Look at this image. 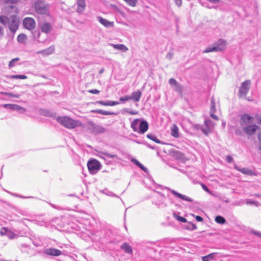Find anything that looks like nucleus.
Wrapping results in <instances>:
<instances>
[{"instance_id":"obj_1","label":"nucleus","mask_w":261,"mask_h":261,"mask_svg":"<svg viewBox=\"0 0 261 261\" xmlns=\"http://www.w3.org/2000/svg\"><path fill=\"white\" fill-rule=\"evenodd\" d=\"M0 22L3 25H8L10 31L12 33L16 32L19 24V20L15 15H12L10 17L0 16Z\"/></svg>"},{"instance_id":"obj_2","label":"nucleus","mask_w":261,"mask_h":261,"mask_svg":"<svg viewBox=\"0 0 261 261\" xmlns=\"http://www.w3.org/2000/svg\"><path fill=\"white\" fill-rule=\"evenodd\" d=\"M57 121L62 125L68 129L74 128L81 126L82 124L79 120H74L68 116L58 117Z\"/></svg>"},{"instance_id":"obj_3","label":"nucleus","mask_w":261,"mask_h":261,"mask_svg":"<svg viewBox=\"0 0 261 261\" xmlns=\"http://www.w3.org/2000/svg\"><path fill=\"white\" fill-rule=\"evenodd\" d=\"M226 45V41L225 40L219 39L213 44L207 47L203 51L204 53L210 52H216L223 50Z\"/></svg>"},{"instance_id":"obj_4","label":"nucleus","mask_w":261,"mask_h":261,"mask_svg":"<svg viewBox=\"0 0 261 261\" xmlns=\"http://www.w3.org/2000/svg\"><path fill=\"white\" fill-rule=\"evenodd\" d=\"M18 0H4V10L8 13L18 12V9L16 6Z\"/></svg>"},{"instance_id":"obj_5","label":"nucleus","mask_w":261,"mask_h":261,"mask_svg":"<svg viewBox=\"0 0 261 261\" xmlns=\"http://www.w3.org/2000/svg\"><path fill=\"white\" fill-rule=\"evenodd\" d=\"M34 8L37 13L45 14L48 11L49 6L43 0H37L34 3Z\"/></svg>"},{"instance_id":"obj_6","label":"nucleus","mask_w":261,"mask_h":261,"mask_svg":"<svg viewBox=\"0 0 261 261\" xmlns=\"http://www.w3.org/2000/svg\"><path fill=\"white\" fill-rule=\"evenodd\" d=\"M87 166L89 172L94 173L100 169V164L97 160L92 159L88 161Z\"/></svg>"},{"instance_id":"obj_7","label":"nucleus","mask_w":261,"mask_h":261,"mask_svg":"<svg viewBox=\"0 0 261 261\" xmlns=\"http://www.w3.org/2000/svg\"><path fill=\"white\" fill-rule=\"evenodd\" d=\"M90 125L89 129L90 132L94 135L103 133L106 129L100 125L95 124L93 121H90L88 122Z\"/></svg>"},{"instance_id":"obj_8","label":"nucleus","mask_w":261,"mask_h":261,"mask_svg":"<svg viewBox=\"0 0 261 261\" xmlns=\"http://www.w3.org/2000/svg\"><path fill=\"white\" fill-rule=\"evenodd\" d=\"M251 85V81L250 80H246L243 82L239 89V96L243 97L245 96L250 89Z\"/></svg>"},{"instance_id":"obj_9","label":"nucleus","mask_w":261,"mask_h":261,"mask_svg":"<svg viewBox=\"0 0 261 261\" xmlns=\"http://www.w3.org/2000/svg\"><path fill=\"white\" fill-rule=\"evenodd\" d=\"M157 193L159 195L157 197V199L156 200L154 199L153 203L160 208L166 207L167 206V203L165 201L166 197L161 193L159 192Z\"/></svg>"},{"instance_id":"obj_10","label":"nucleus","mask_w":261,"mask_h":261,"mask_svg":"<svg viewBox=\"0 0 261 261\" xmlns=\"http://www.w3.org/2000/svg\"><path fill=\"white\" fill-rule=\"evenodd\" d=\"M2 106L5 109L16 111L20 114L24 113L27 111L25 108L16 104H4Z\"/></svg>"},{"instance_id":"obj_11","label":"nucleus","mask_w":261,"mask_h":261,"mask_svg":"<svg viewBox=\"0 0 261 261\" xmlns=\"http://www.w3.org/2000/svg\"><path fill=\"white\" fill-rule=\"evenodd\" d=\"M23 25L27 29L32 30L35 28L36 23L33 18L26 17L23 20Z\"/></svg>"},{"instance_id":"obj_12","label":"nucleus","mask_w":261,"mask_h":261,"mask_svg":"<svg viewBox=\"0 0 261 261\" xmlns=\"http://www.w3.org/2000/svg\"><path fill=\"white\" fill-rule=\"evenodd\" d=\"M253 120V117L250 116L248 114H244L241 117L240 124L242 127H245L246 125L251 123Z\"/></svg>"},{"instance_id":"obj_13","label":"nucleus","mask_w":261,"mask_h":261,"mask_svg":"<svg viewBox=\"0 0 261 261\" xmlns=\"http://www.w3.org/2000/svg\"><path fill=\"white\" fill-rule=\"evenodd\" d=\"M259 128L256 124L250 125L243 127L244 132L248 135H252Z\"/></svg>"},{"instance_id":"obj_14","label":"nucleus","mask_w":261,"mask_h":261,"mask_svg":"<svg viewBox=\"0 0 261 261\" xmlns=\"http://www.w3.org/2000/svg\"><path fill=\"white\" fill-rule=\"evenodd\" d=\"M167 189L168 190H170L171 191V192L172 193V194L174 196H175L176 198H179L182 200L188 201V202H193V200L191 198H190L185 195L181 194L174 190H171L169 188H167Z\"/></svg>"},{"instance_id":"obj_15","label":"nucleus","mask_w":261,"mask_h":261,"mask_svg":"<svg viewBox=\"0 0 261 261\" xmlns=\"http://www.w3.org/2000/svg\"><path fill=\"white\" fill-rule=\"evenodd\" d=\"M140 123L139 125V128L138 133L140 134H144L146 132L148 128V123L145 120H141L140 121Z\"/></svg>"},{"instance_id":"obj_16","label":"nucleus","mask_w":261,"mask_h":261,"mask_svg":"<svg viewBox=\"0 0 261 261\" xmlns=\"http://www.w3.org/2000/svg\"><path fill=\"white\" fill-rule=\"evenodd\" d=\"M97 19L101 24L106 28H111L114 26V22L113 21H110L101 16H98Z\"/></svg>"},{"instance_id":"obj_17","label":"nucleus","mask_w":261,"mask_h":261,"mask_svg":"<svg viewBox=\"0 0 261 261\" xmlns=\"http://www.w3.org/2000/svg\"><path fill=\"white\" fill-rule=\"evenodd\" d=\"M234 168L237 170L241 172V173L245 175H253L254 174V172L251 170L247 168H241L240 167H239L236 165L234 166Z\"/></svg>"},{"instance_id":"obj_18","label":"nucleus","mask_w":261,"mask_h":261,"mask_svg":"<svg viewBox=\"0 0 261 261\" xmlns=\"http://www.w3.org/2000/svg\"><path fill=\"white\" fill-rule=\"evenodd\" d=\"M76 11L78 13H82L86 8V2L85 0H76Z\"/></svg>"},{"instance_id":"obj_19","label":"nucleus","mask_w":261,"mask_h":261,"mask_svg":"<svg viewBox=\"0 0 261 261\" xmlns=\"http://www.w3.org/2000/svg\"><path fill=\"white\" fill-rule=\"evenodd\" d=\"M96 103L100 104L105 106H114L115 105H117L120 103L119 102L117 101H111V100H107V101H102L99 100L96 101Z\"/></svg>"},{"instance_id":"obj_20","label":"nucleus","mask_w":261,"mask_h":261,"mask_svg":"<svg viewBox=\"0 0 261 261\" xmlns=\"http://www.w3.org/2000/svg\"><path fill=\"white\" fill-rule=\"evenodd\" d=\"M182 227L184 229L189 230H193L197 228V226L195 224L191 222L187 221V220L183 224Z\"/></svg>"},{"instance_id":"obj_21","label":"nucleus","mask_w":261,"mask_h":261,"mask_svg":"<svg viewBox=\"0 0 261 261\" xmlns=\"http://www.w3.org/2000/svg\"><path fill=\"white\" fill-rule=\"evenodd\" d=\"M46 254L53 256H59L61 254V251L55 248H49L45 250Z\"/></svg>"},{"instance_id":"obj_22","label":"nucleus","mask_w":261,"mask_h":261,"mask_svg":"<svg viewBox=\"0 0 261 261\" xmlns=\"http://www.w3.org/2000/svg\"><path fill=\"white\" fill-rule=\"evenodd\" d=\"M141 95V92L139 90L133 92L132 95L129 96L130 100L132 99L136 102H138L140 100Z\"/></svg>"},{"instance_id":"obj_23","label":"nucleus","mask_w":261,"mask_h":261,"mask_svg":"<svg viewBox=\"0 0 261 261\" xmlns=\"http://www.w3.org/2000/svg\"><path fill=\"white\" fill-rule=\"evenodd\" d=\"M40 28L42 32L48 33L51 30V25L49 22H44L41 25Z\"/></svg>"},{"instance_id":"obj_24","label":"nucleus","mask_w":261,"mask_h":261,"mask_svg":"<svg viewBox=\"0 0 261 261\" xmlns=\"http://www.w3.org/2000/svg\"><path fill=\"white\" fill-rule=\"evenodd\" d=\"M55 51V47L54 46H50L47 49L39 51L38 54H40L43 55L47 56L50 55Z\"/></svg>"},{"instance_id":"obj_25","label":"nucleus","mask_w":261,"mask_h":261,"mask_svg":"<svg viewBox=\"0 0 261 261\" xmlns=\"http://www.w3.org/2000/svg\"><path fill=\"white\" fill-rule=\"evenodd\" d=\"M91 112L93 113H98L104 115H112L117 114L113 112L106 111L100 109L93 110H91Z\"/></svg>"},{"instance_id":"obj_26","label":"nucleus","mask_w":261,"mask_h":261,"mask_svg":"<svg viewBox=\"0 0 261 261\" xmlns=\"http://www.w3.org/2000/svg\"><path fill=\"white\" fill-rule=\"evenodd\" d=\"M171 153L172 155L177 160H182L184 157V154L179 150H172Z\"/></svg>"},{"instance_id":"obj_27","label":"nucleus","mask_w":261,"mask_h":261,"mask_svg":"<svg viewBox=\"0 0 261 261\" xmlns=\"http://www.w3.org/2000/svg\"><path fill=\"white\" fill-rule=\"evenodd\" d=\"M111 45L114 49L121 50L123 52H126L128 50L127 47L125 45L122 44H111Z\"/></svg>"},{"instance_id":"obj_28","label":"nucleus","mask_w":261,"mask_h":261,"mask_svg":"<svg viewBox=\"0 0 261 261\" xmlns=\"http://www.w3.org/2000/svg\"><path fill=\"white\" fill-rule=\"evenodd\" d=\"M171 134L174 138L179 137L178 128L175 124H173L171 127Z\"/></svg>"},{"instance_id":"obj_29","label":"nucleus","mask_w":261,"mask_h":261,"mask_svg":"<svg viewBox=\"0 0 261 261\" xmlns=\"http://www.w3.org/2000/svg\"><path fill=\"white\" fill-rule=\"evenodd\" d=\"M101 153L102 155L104 156H101V158L104 160H106L105 157H107V158H110V159H116L117 160H120V159L116 154H111L107 152H102Z\"/></svg>"},{"instance_id":"obj_30","label":"nucleus","mask_w":261,"mask_h":261,"mask_svg":"<svg viewBox=\"0 0 261 261\" xmlns=\"http://www.w3.org/2000/svg\"><path fill=\"white\" fill-rule=\"evenodd\" d=\"M126 253L131 254L133 252V249L131 246L126 243H123L121 247Z\"/></svg>"},{"instance_id":"obj_31","label":"nucleus","mask_w":261,"mask_h":261,"mask_svg":"<svg viewBox=\"0 0 261 261\" xmlns=\"http://www.w3.org/2000/svg\"><path fill=\"white\" fill-rule=\"evenodd\" d=\"M140 119H136L131 123V127L134 132H138V126L140 123Z\"/></svg>"},{"instance_id":"obj_32","label":"nucleus","mask_w":261,"mask_h":261,"mask_svg":"<svg viewBox=\"0 0 261 261\" xmlns=\"http://www.w3.org/2000/svg\"><path fill=\"white\" fill-rule=\"evenodd\" d=\"M0 94L14 98H19L21 96V94H15L11 92H1Z\"/></svg>"},{"instance_id":"obj_33","label":"nucleus","mask_w":261,"mask_h":261,"mask_svg":"<svg viewBox=\"0 0 261 261\" xmlns=\"http://www.w3.org/2000/svg\"><path fill=\"white\" fill-rule=\"evenodd\" d=\"M178 214L179 213H172V216L173 218L178 221L184 223L185 222H186V219L183 217L179 216Z\"/></svg>"},{"instance_id":"obj_34","label":"nucleus","mask_w":261,"mask_h":261,"mask_svg":"<svg viewBox=\"0 0 261 261\" xmlns=\"http://www.w3.org/2000/svg\"><path fill=\"white\" fill-rule=\"evenodd\" d=\"M10 79H27V76L25 75H11L7 76Z\"/></svg>"},{"instance_id":"obj_35","label":"nucleus","mask_w":261,"mask_h":261,"mask_svg":"<svg viewBox=\"0 0 261 261\" xmlns=\"http://www.w3.org/2000/svg\"><path fill=\"white\" fill-rule=\"evenodd\" d=\"M216 111V109L215 107V99L214 97H212L211 99V104H210V112L215 113Z\"/></svg>"},{"instance_id":"obj_36","label":"nucleus","mask_w":261,"mask_h":261,"mask_svg":"<svg viewBox=\"0 0 261 261\" xmlns=\"http://www.w3.org/2000/svg\"><path fill=\"white\" fill-rule=\"evenodd\" d=\"M40 114L46 117H50L52 116L51 112L46 109H40L39 110Z\"/></svg>"},{"instance_id":"obj_37","label":"nucleus","mask_w":261,"mask_h":261,"mask_svg":"<svg viewBox=\"0 0 261 261\" xmlns=\"http://www.w3.org/2000/svg\"><path fill=\"white\" fill-rule=\"evenodd\" d=\"M17 40L19 43H24L27 40V36L24 34H19L17 37Z\"/></svg>"},{"instance_id":"obj_38","label":"nucleus","mask_w":261,"mask_h":261,"mask_svg":"<svg viewBox=\"0 0 261 261\" xmlns=\"http://www.w3.org/2000/svg\"><path fill=\"white\" fill-rule=\"evenodd\" d=\"M147 137L148 139H150V140H152V141H154L155 142H156V143H159V144H161V143H161V141L160 140H159V139L156 137V136H155V135H153V134H147Z\"/></svg>"},{"instance_id":"obj_39","label":"nucleus","mask_w":261,"mask_h":261,"mask_svg":"<svg viewBox=\"0 0 261 261\" xmlns=\"http://www.w3.org/2000/svg\"><path fill=\"white\" fill-rule=\"evenodd\" d=\"M3 190L6 191V192H7L8 193L11 194V195L14 196V197H19V198H23V199H25V198H34L33 196H28V197H25V196H21V195H19L17 194H15V193H11L6 190H5V189H3Z\"/></svg>"},{"instance_id":"obj_40","label":"nucleus","mask_w":261,"mask_h":261,"mask_svg":"<svg viewBox=\"0 0 261 261\" xmlns=\"http://www.w3.org/2000/svg\"><path fill=\"white\" fill-rule=\"evenodd\" d=\"M201 130L204 134L208 135L212 132V129L205 125V126L201 127Z\"/></svg>"},{"instance_id":"obj_41","label":"nucleus","mask_w":261,"mask_h":261,"mask_svg":"<svg viewBox=\"0 0 261 261\" xmlns=\"http://www.w3.org/2000/svg\"><path fill=\"white\" fill-rule=\"evenodd\" d=\"M215 221L219 224H224L225 222V219L222 216H218L215 218Z\"/></svg>"},{"instance_id":"obj_42","label":"nucleus","mask_w":261,"mask_h":261,"mask_svg":"<svg viewBox=\"0 0 261 261\" xmlns=\"http://www.w3.org/2000/svg\"><path fill=\"white\" fill-rule=\"evenodd\" d=\"M128 5L132 7H135L138 0H123Z\"/></svg>"},{"instance_id":"obj_43","label":"nucleus","mask_w":261,"mask_h":261,"mask_svg":"<svg viewBox=\"0 0 261 261\" xmlns=\"http://www.w3.org/2000/svg\"><path fill=\"white\" fill-rule=\"evenodd\" d=\"M204 124L206 126L210 127L212 129H213L214 126V123L210 119H205L204 121Z\"/></svg>"},{"instance_id":"obj_44","label":"nucleus","mask_w":261,"mask_h":261,"mask_svg":"<svg viewBox=\"0 0 261 261\" xmlns=\"http://www.w3.org/2000/svg\"><path fill=\"white\" fill-rule=\"evenodd\" d=\"M11 233V231L6 227H2L0 230V233L2 236L6 235L8 233Z\"/></svg>"},{"instance_id":"obj_45","label":"nucleus","mask_w":261,"mask_h":261,"mask_svg":"<svg viewBox=\"0 0 261 261\" xmlns=\"http://www.w3.org/2000/svg\"><path fill=\"white\" fill-rule=\"evenodd\" d=\"M19 59L18 58H14L11 60L9 63V67L12 68L15 65V63L17 62Z\"/></svg>"},{"instance_id":"obj_46","label":"nucleus","mask_w":261,"mask_h":261,"mask_svg":"<svg viewBox=\"0 0 261 261\" xmlns=\"http://www.w3.org/2000/svg\"><path fill=\"white\" fill-rule=\"evenodd\" d=\"M246 204L247 205H255L256 206H257V202L256 201H254V200H253L251 199L246 200Z\"/></svg>"},{"instance_id":"obj_47","label":"nucleus","mask_w":261,"mask_h":261,"mask_svg":"<svg viewBox=\"0 0 261 261\" xmlns=\"http://www.w3.org/2000/svg\"><path fill=\"white\" fill-rule=\"evenodd\" d=\"M174 89L175 91L179 93H181L182 92V86L179 83H178L174 86Z\"/></svg>"},{"instance_id":"obj_48","label":"nucleus","mask_w":261,"mask_h":261,"mask_svg":"<svg viewBox=\"0 0 261 261\" xmlns=\"http://www.w3.org/2000/svg\"><path fill=\"white\" fill-rule=\"evenodd\" d=\"M169 84L171 86H175L178 83L174 79L171 78L169 80Z\"/></svg>"},{"instance_id":"obj_49","label":"nucleus","mask_w":261,"mask_h":261,"mask_svg":"<svg viewBox=\"0 0 261 261\" xmlns=\"http://www.w3.org/2000/svg\"><path fill=\"white\" fill-rule=\"evenodd\" d=\"M129 100H130L129 96L125 95L124 96L120 97L119 98V100L121 101H123V102H124V101H127Z\"/></svg>"},{"instance_id":"obj_50","label":"nucleus","mask_w":261,"mask_h":261,"mask_svg":"<svg viewBox=\"0 0 261 261\" xmlns=\"http://www.w3.org/2000/svg\"><path fill=\"white\" fill-rule=\"evenodd\" d=\"M124 111L126 112L127 113H129L130 115H136L138 114L137 111H134L129 110L127 109H124Z\"/></svg>"},{"instance_id":"obj_51","label":"nucleus","mask_w":261,"mask_h":261,"mask_svg":"<svg viewBox=\"0 0 261 261\" xmlns=\"http://www.w3.org/2000/svg\"><path fill=\"white\" fill-rule=\"evenodd\" d=\"M88 92L92 94H98L100 91L97 89H91L88 91Z\"/></svg>"},{"instance_id":"obj_52","label":"nucleus","mask_w":261,"mask_h":261,"mask_svg":"<svg viewBox=\"0 0 261 261\" xmlns=\"http://www.w3.org/2000/svg\"><path fill=\"white\" fill-rule=\"evenodd\" d=\"M201 187H202V189L204 191H206L207 192H208V193L210 192L209 189L207 188V187L205 185H204L203 184H201Z\"/></svg>"},{"instance_id":"obj_53","label":"nucleus","mask_w":261,"mask_h":261,"mask_svg":"<svg viewBox=\"0 0 261 261\" xmlns=\"http://www.w3.org/2000/svg\"><path fill=\"white\" fill-rule=\"evenodd\" d=\"M4 214L5 215H7V217H6L5 220H2V221L3 222H5L6 223V220H9V221H11V220H13V219L11 218V216H10V217L9 216V215H8V213H4Z\"/></svg>"},{"instance_id":"obj_54","label":"nucleus","mask_w":261,"mask_h":261,"mask_svg":"<svg viewBox=\"0 0 261 261\" xmlns=\"http://www.w3.org/2000/svg\"><path fill=\"white\" fill-rule=\"evenodd\" d=\"M226 160L228 163H231L233 161V158L230 155H227Z\"/></svg>"},{"instance_id":"obj_55","label":"nucleus","mask_w":261,"mask_h":261,"mask_svg":"<svg viewBox=\"0 0 261 261\" xmlns=\"http://www.w3.org/2000/svg\"><path fill=\"white\" fill-rule=\"evenodd\" d=\"M132 162H133L136 165H137L138 167L140 165H141V163L136 159H133L132 160Z\"/></svg>"},{"instance_id":"obj_56","label":"nucleus","mask_w":261,"mask_h":261,"mask_svg":"<svg viewBox=\"0 0 261 261\" xmlns=\"http://www.w3.org/2000/svg\"><path fill=\"white\" fill-rule=\"evenodd\" d=\"M211 117L216 120H218V117L215 115V113L210 112Z\"/></svg>"},{"instance_id":"obj_57","label":"nucleus","mask_w":261,"mask_h":261,"mask_svg":"<svg viewBox=\"0 0 261 261\" xmlns=\"http://www.w3.org/2000/svg\"><path fill=\"white\" fill-rule=\"evenodd\" d=\"M51 206H53V207H54L55 208H56L57 210L58 211H63V210H65V209H64V208H61V207L60 206H56L54 204H51Z\"/></svg>"},{"instance_id":"obj_58","label":"nucleus","mask_w":261,"mask_h":261,"mask_svg":"<svg viewBox=\"0 0 261 261\" xmlns=\"http://www.w3.org/2000/svg\"><path fill=\"white\" fill-rule=\"evenodd\" d=\"M141 170H142L145 172H147L148 171V169L147 168L144 167L142 164H141V165L139 167Z\"/></svg>"},{"instance_id":"obj_59","label":"nucleus","mask_w":261,"mask_h":261,"mask_svg":"<svg viewBox=\"0 0 261 261\" xmlns=\"http://www.w3.org/2000/svg\"><path fill=\"white\" fill-rule=\"evenodd\" d=\"M256 120L258 124H261V116L257 115L255 117Z\"/></svg>"},{"instance_id":"obj_60","label":"nucleus","mask_w":261,"mask_h":261,"mask_svg":"<svg viewBox=\"0 0 261 261\" xmlns=\"http://www.w3.org/2000/svg\"><path fill=\"white\" fill-rule=\"evenodd\" d=\"M252 233H253L254 234H255V236H257L259 237H261V233H260L258 231H256L255 230H252Z\"/></svg>"},{"instance_id":"obj_61","label":"nucleus","mask_w":261,"mask_h":261,"mask_svg":"<svg viewBox=\"0 0 261 261\" xmlns=\"http://www.w3.org/2000/svg\"><path fill=\"white\" fill-rule=\"evenodd\" d=\"M172 56L173 54L170 52L166 55V58L169 60H171L172 59Z\"/></svg>"},{"instance_id":"obj_62","label":"nucleus","mask_w":261,"mask_h":261,"mask_svg":"<svg viewBox=\"0 0 261 261\" xmlns=\"http://www.w3.org/2000/svg\"><path fill=\"white\" fill-rule=\"evenodd\" d=\"M177 6H180L181 5L182 1L181 0H174Z\"/></svg>"},{"instance_id":"obj_63","label":"nucleus","mask_w":261,"mask_h":261,"mask_svg":"<svg viewBox=\"0 0 261 261\" xmlns=\"http://www.w3.org/2000/svg\"><path fill=\"white\" fill-rule=\"evenodd\" d=\"M216 253H211L207 255H206L208 258H209L210 259H213L214 257L215 254Z\"/></svg>"},{"instance_id":"obj_64","label":"nucleus","mask_w":261,"mask_h":261,"mask_svg":"<svg viewBox=\"0 0 261 261\" xmlns=\"http://www.w3.org/2000/svg\"><path fill=\"white\" fill-rule=\"evenodd\" d=\"M257 138L259 140V144H261V131L258 133Z\"/></svg>"}]
</instances>
